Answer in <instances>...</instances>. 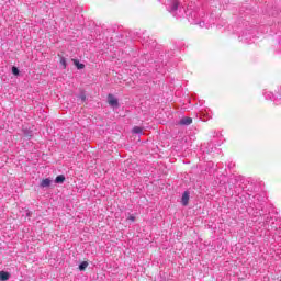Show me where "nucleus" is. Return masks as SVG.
<instances>
[{
    "instance_id": "f257e3e1",
    "label": "nucleus",
    "mask_w": 281,
    "mask_h": 281,
    "mask_svg": "<svg viewBox=\"0 0 281 281\" xmlns=\"http://www.w3.org/2000/svg\"><path fill=\"white\" fill-rule=\"evenodd\" d=\"M108 103L110 106H120V102L113 97V94H108Z\"/></svg>"
},
{
    "instance_id": "f03ea898",
    "label": "nucleus",
    "mask_w": 281,
    "mask_h": 281,
    "mask_svg": "<svg viewBox=\"0 0 281 281\" xmlns=\"http://www.w3.org/2000/svg\"><path fill=\"white\" fill-rule=\"evenodd\" d=\"M180 126H190L192 124V117H183L179 121Z\"/></svg>"
},
{
    "instance_id": "7ed1b4c3",
    "label": "nucleus",
    "mask_w": 281,
    "mask_h": 281,
    "mask_svg": "<svg viewBox=\"0 0 281 281\" xmlns=\"http://www.w3.org/2000/svg\"><path fill=\"white\" fill-rule=\"evenodd\" d=\"M189 201H190V192L186 191L182 194L181 203H182V205L187 206Z\"/></svg>"
},
{
    "instance_id": "20e7f679",
    "label": "nucleus",
    "mask_w": 281,
    "mask_h": 281,
    "mask_svg": "<svg viewBox=\"0 0 281 281\" xmlns=\"http://www.w3.org/2000/svg\"><path fill=\"white\" fill-rule=\"evenodd\" d=\"M52 186V180L49 178L43 179L41 181V188H49Z\"/></svg>"
},
{
    "instance_id": "39448f33",
    "label": "nucleus",
    "mask_w": 281,
    "mask_h": 281,
    "mask_svg": "<svg viewBox=\"0 0 281 281\" xmlns=\"http://www.w3.org/2000/svg\"><path fill=\"white\" fill-rule=\"evenodd\" d=\"M0 280L1 281L10 280V273L5 271H0Z\"/></svg>"
},
{
    "instance_id": "423d86ee",
    "label": "nucleus",
    "mask_w": 281,
    "mask_h": 281,
    "mask_svg": "<svg viewBox=\"0 0 281 281\" xmlns=\"http://www.w3.org/2000/svg\"><path fill=\"white\" fill-rule=\"evenodd\" d=\"M74 65L77 69H85V64H80L78 59H74Z\"/></svg>"
},
{
    "instance_id": "0eeeda50",
    "label": "nucleus",
    "mask_w": 281,
    "mask_h": 281,
    "mask_svg": "<svg viewBox=\"0 0 281 281\" xmlns=\"http://www.w3.org/2000/svg\"><path fill=\"white\" fill-rule=\"evenodd\" d=\"M55 183H65V177L63 175L57 176Z\"/></svg>"
},
{
    "instance_id": "6e6552de",
    "label": "nucleus",
    "mask_w": 281,
    "mask_h": 281,
    "mask_svg": "<svg viewBox=\"0 0 281 281\" xmlns=\"http://www.w3.org/2000/svg\"><path fill=\"white\" fill-rule=\"evenodd\" d=\"M89 267V262L83 261L79 265V271H85Z\"/></svg>"
},
{
    "instance_id": "1a4fd4ad",
    "label": "nucleus",
    "mask_w": 281,
    "mask_h": 281,
    "mask_svg": "<svg viewBox=\"0 0 281 281\" xmlns=\"http://www.w3.org/2000/svg\"><path fill=\"white\" fill-rule=\"evenodd\" d=\"M59 63H60V65L63 66L64 69H67V59H65V57H61Z\"/></svg>"
},
{
    "instance_id": "9d476101",
    "label": "nucleus",
    "mask_w": 281,
    "mask_h": 281,
    "mask_svg": "<svg viewBox=\"0 0 281 281\" xmlns=\"http://www.w3.org/2000/svg\"><path fill=\"white\" fill-rule=\"evenodd\" d=\"M12 74H13V76H19V68H16V67H12Z\"/></svg>"
},
{
    "instance_id": "9b49d317",
    "label": "nucleus",
    "mask_w": 281,
    "mask_h": 281,
    "mask_svg": "<svg viewBox=\"0 0 281 281\" xmlns=\"http://www.w3.org/2000/svg\"><path fill=\"white\" fill-rule=\"evenodd\" d=\"M142 131H143V128L139 127V126H135V127L133 128V133H142Z\"/></svg>"
},
{
    "instance_id": "f8f14e48",
    "label": "nucleus",
    "mask_w": 281,
    "mask_h": 281,
    "mask_svg": "<svg viewBox=\"0 0 281 281\" xmlns=\"http://www.w3.org/2000/svg\"><path fill=\"white\" fill-rule=\"evenodd\" d=\"M128 221H135V217L133 216V215H131L130 217H128Z\"/></svg>"
},
{
    "instance_id": "ddd939ff",
    "label": "nucleus",
    "mask_w": 281,
    "mask_h": 281,
    "mask_svg": "<svg viewBox=\"0 0 281 281\" xmlns=\"http://www.w3.org/2000/svg\"><path fill=\"white\" fill-rule=\"evenodd\" d=\"M81 100H82V102H85V100H87V97L82 95Z\"/></svg>"
},
{
    "instance_id": "4468645a",
    "label": "nucleus",
    "mask_w": 281,
    "mask_h": 281,
    "mask_svg": "<svg viewBox=\"0 0 281 281\" xmlns=\"http://www.w3.org/2000/svg\"><path fill=\"white\" fill-rule=\"evenodd\" d=\"M173 9L177 10V4H175Z\"/></svg>"
}]
</instances>
